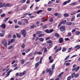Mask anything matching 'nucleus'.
I'll list each match as a JSON object with an SVG mask.
<instances>
[{
    "label": "nucleus",
    "instance_id": "nucleus-22",
    "mask_svg": "<svg viewBox=\"0 0 80 80\" xmlns=\"http://www.w3.org/2000/svg\"><path fill=\"white\" fill-rule=\"evenodd\" d=\"M80 32L78 31L76 32L75 33V35H80Z\"/></svg>",
    "mask_w": 80,
    "mask_h": 80
},
{
    "label": "nucleus",
    "instance_id": "nucleus-20",
    "mask_svg": "<svg viewBox=\"0 0 80 80\" xmlns=\"http://www.w3.org/2000/svg\"><path fill=\"white\" fill-rule=\"evenodd\" d=\"M67 51V48H63L62 49V52H65V51Z\"/></svg>",
    "mask_w": 80,
    "mask_h": 80
},
{
    "label": "nucleus",
    "instance_id": "nucleus-47",
    "mask_svg": "<svg viewBox=\"0 0 80 80\" xmlns=\"http://www.w3.org/2000/svg\"><path fill=\"white\" fill-rule=\"evenodd\" d=\"M37 54L38 55H42V53L40 52H38L37 53Z\"/></svg>",
    "mask_w": 80,
    "mask_h": 80
},
{
    "label": "nucleus",
    "instance_id": "nucleus-6",
    "mask_svg": "<svg viewBox=\"0 0 80 80\" xmlns=\"http://www.w3.org/2000/svg\"><path fill=\"white\" fill-rule=\"evenodd\" d=\"M53 30V29H50L49 30L47 29L45 30V32L46 33H50L52 32Z\"/></svg>",
    "mask_w": 80,
    "mask_h": 80
},
{
    "label": "nucleus",
    "instance_id": "nucleus-36",
    "mask_svg": "<svg viewBox=\"0 0 80 80\" xmlns=\"http://www.w3.org/2000/svg\"><path fill=\"white\" fill-rule=\"evenodd\" d=\"M7 4H6L5 3H3L2 5V7H6V5Z\"/></svg>",
    "mask_w": 80,
    "mask_h": 80
},
{
    "label": "nucleus",
    "instance_id": "nucleus-41",
    "mask_svg": "<svg viewBox=\"0 0 80 80\" xmlns=\"http://www.w3.org/2000/svg\"><path fill=\"white\" fill-rule=\"evenodd\" d=\"M4 36V34L3 33H0V37H3Z\"/></svg>",
    "mask_w": 80,
    "mask_h": 80
},
{
    "label": "nucleus",
    "instance_id": "nucleus-5",
    "mask_svg": "<svg viewBox=\"0 0 80 80\" xmlns=\"http://www.w3.org/2000/svg\"><path fill=\"white\" fill-rule=\"evenodd\" d=\"M0 27L2 28V29H5L6 28V25L5 23H3L0 26Z\"/></svg>",
    "mask_w": 80,
    "mask_h": 80
},
{
    "label": "nucleus",
    "instance_id": "nucleus-3",
    "mask_svg": "<svg viewBox=\"0 0 80 80\" xmlns=\"http://www.w3.org/2000/svg\"><path fill=\"white\" fill-rule=\"evenodd\" d=\"M65 26H62L60 28V30L61 32H64L65 30Z\"/></svg>",
    "mask_w": 80,
    "mask_h": 80
},
{
    "label": "nucleus",
    "instance_id": "nucleus-44",
    "mask_svg": "<svg viewBox=\"0 0 80 80\" xmlns=\"http://www.w3.org/2000/svg\"><path fill=\"white\" fill-rule=\"evenodd\" d=\"M40 23V22H36V25L37 26H38V27H39V24Z\"/></svg>",
    "mask_w": 80,
    "mask_h": 80
},
{
    "label": "nucleus",
    "instance_id": "nucleus-62",
    "mask_svg": "<svg viewBox=\"0 0 80 80\" xmlns=\"http://www.w3.org/2000/svg\"><path fill=\"white\" fill-rule=\"evenodd\" d=\"M80 17V13L78 14L77 15V17L78 18V17Z\"/></svg>",
    "mask_w": 80,
    "mask_h": 80
},
{
    "label": "nucleus",
    "instance_id": "nucleus-16",
    "mask_svg": "<svg viewBox=\"0 0 80 80\" xmlns=\"http://www.w3.org/2000/svg\"><path fill=\"white\" fill-rule=\"evenodd\" d=\"M73 48L72 47L69 48L68 49V52L67 53H69V52H70V51L72 50V49Z\"/></svg>",
    "mask_w": 80,
    "mask_h": 80
},
{
    "label": "nucleus",
    "instance_id": "nucleus-54",
    "mask_svg": "<svg viewBox=\"0 0 80 80\" xmlns=\"http://www.w3.org/2000/svg\"><path fill=\"white\" fill-rule=\"evenodd\" d=\"M55 37H58V36H59V34L57 33H56L55 34Z\"/></svg>",
    "mask_w": 80,
    "mask_h": 80
},
{
    "label": "nucleus",
    "instance_id": "nucleus-50",
    "mask_svg": "<svg viewBox=\"0 0 80 80\" xmlns=\"http://www.w3.org/2000/svg\"><path fill=\"white\" fill-rule=\"evenodd\" d=\"M47 52V48H45L44 52V53H46Z\"/></svg>",
    "mask_w": 80,
    "mask_h": 80
},
{
    "label": "nucleus",
    "instance_id": "nucleus-61",
    "mask_svg": "<svg viewBox=\"0 0 80 80\" xmlns=\"http://www.w3.org/2000/svg\"><path fill=\"white\" fill-rule=\"evenodd\" d=\"M54 15L55 16H58V12H57L56 13H54Z\"/></svg>",
    "mask_w": 80,
    "mask_h": 80
},
{
    "label": "nucleus",
    "instance_id": "nucleus-59",
    "mask_svg": "<svg viewBox=\"0 0 80 80\" xmlns=\"http://www.w3.org/2000/svg\"><path fill=\"white\" fill-rule=\"evenodd\" d=\"M12 36L11 35V34H9L8 35V38H10Z\"/></svg>",
    "mask_w": 80,
    "mask_h": 80
},
{
    "label": "nucleus",
    "instance_id": "nucleus-32",
    "mask_svg": "<svg viewBox=\"0 0 80 80\" xmlns=\"http://www.w3.org/2000/svg\"><path fill=\"white\" fill-rule=\"evenodd\" d=\"M25 59H22V64H24L25 63Z\"/></svg>",
    "mask_w": 80,
    "mask_h": 80
},
{
    "label": "nucleus",
    "instance_id": "nucleus-30",
    "mask_svg": "<svg viewBox=\"0 0 80 80\" xmlns=\"http://www.w3.org/2000/svg\"><path fill=\"white\" fill-rule=\"evenodd\" d=\"M43 57H42L41 58V59H40V64H41V63H42V59H43Z\"/></svg>",
    "mask_w": 80,
    "mask_h": 80
},
{
    "label": "nucleus",
    "instance_id": "nucleus-14",
    "mask_svg": "<svg viewBox=\"0 0 80 80\" xmlns=\"http://www.w3.org/2000/svg\"><path fill=\"white\" fill-rule=\"evenodd\" d=\"M39 63H40V62H38L35 64V66L36 68H38V66L39 65Z\"/></svg>",
    "mask_w": 80,
    "mask_h": 80
},
{
    "label": "nucleus",
    "instance_id": "nucleus-26",
    "mask_svg": "<svg viewBox=\"0 0 80 80\" xmlns=\"http://www.w3.org/2000/svg\"><path fill=\"white\" fill-rule=\"evenodd\" d=\"M42 10H40L39 11H38L37 12H36V13H37V14H39V13H41V12H42Z\"/></svg>",
    "mask_w": 80,
    "mask_h": 80
},
{
    "label": "nucleus",
    "instance_id": "nucleus-49",
    "mask_svg": "<svg viewBox=\"0 0 80 80\" xmlns=\"http://www.w3.org/2000/svg\"><path fill=\"white\" fill-rule=\"evenodd\" d=\"M2 7H3L2 3L0 2V8H2Z\"/></svg>",
    "mask_w": 80,
    "mask_h": 80
},
{
    "label": "nucleus",
    "instance_id": "nucleus-4",
    "mask_svg": "<svg viewBox=\"0 0 80 80\" xmlns=\"http://www.w3.org/2000/svg\"><path fill=\"white\" fill-rule=\"evenodd\" d=\"M7 41L5 39H4L2 40V45L4 46V47H6L7 45Z\"/></svg>",
    "mask_w": 80,
    "mask_h": 80
},
{
    "label": "nucleus",
    "instance_id": "nucleus-25",
    "mask_svg": "<svg viewBox=\"0 0 80 80\" xmlns=\"http://www.w3.org/2000/svg\"><path fill=\"white\" fill-rule=\"evenodd\" d=\"M12 6V5H11L10 4H6V7H11Z\"/></svg>",
    "mask_w": 80,
    "mask_h": 80
},
{
    "label": "nucleus",
    "instance_id": "nucleus-60",
    "mask_svg": "<svg viewBox=\"0 0 80 80\" xmlns=\"http://www.w3.org/2000/svg\"><path fill=\"white\" fill-rule=\"evenodd\" d=\"M48 20V19H45L42 21V22H46V21H47Z\"/></svg>",
    "mask_w": 80,
    "mask_h": 80
},
{
    "label": "nucleus",
    "instance_id": "nucleus-46",
    "mask_svg": "<svg viewBox=\"0 0 80 80\" xmlns=\"http://www.w3.org/2000/svg\"><path fill=\"white\" fill-rule=\"evenodd\" d=\"M18 69H19V68L18 67H16L13 70H18Z\"/></svg>",
    "mask_w": 80,
    "mask_h": 80
},
{
    "label": "nucleus",
    "instance_id": "nucleus-35",
    "mask_svg": "<svg viewBox=\"0 0 80 80\" xmlns=\"http://www.w3.org/2000/svg\"><path fill=\"white\" fill-rule=\"evenodd\" d=\"M79 76V74H75V78H77V77H78V76Z\"/></svg>",
    "mask_w": 80,
    "mask_h": 80
},
{
    "label": "nucleus",
    "instance_id": "nucleus-10",
    "mask_svg": "<svg viewBox=\"0 0 80 80\" xmlns=\"http://www.w3.org/2000/svg\"><path fill=\"white\" fill-rule=\"evenodd\" d=\"M42 32L41 31H38L36 32L37 35H40V34H42Z\"/></svg>",
    "mask_w": 80,
    "mask_h": 80
},
{
    "label": "nucleus",
    "instance_id": "nucleus-52",
    "mask_svg": "<svg viewBox=\"0 0 80 80\" xmlns=\"http://www.w3.org/2000/svg\"><path fill=\"white\" fill-rule=\"evenodd\" d=\"M8 22L9 23V24H12L13 23V22L10 20L8 21Z\"/></svg>",
    "mask_w": 80,
    "mask_h": 80
},
{
    "label": "nucleus",
    "instance_id": "nucleus-23",
    "mask_svg": "<svg viewBox=\"0 0 80 80\" xmlns=\"http://www.w3.org/2000/svg\"><path fill=\"white\" fill-rule=\"evenodd\" d=\"M39 41L40 42H43V41L44 40V39H43L42 38H40L39 39Z\"/></svg>",
    "mask_w": 80,
    "mask_h": 80
},
{
    "label": "nucleus",
    "instance_id": "nucleus-34",
    "mask_svg": "<svg viewBox=\"0 0 80 80\" xmlns=\"http://www.w3.org/2000/svg\"><path fill=\"white\" fill-rule=\"evenodd\" d=\"M72 77V76H69V77H68L67 78V80H71V78Z\"/></svg>",
    "mask_w": 80,
    "mask_h": 80
},
{
    "label": "nucleus",
    "instance_id": "nucleus-11",
    "mask_svg": "<svg viewBox=\"0 0 80 80\" xmlns=\"http://www.w3.org/2000/svg\"><path fill=\"white\" fill-rule=\"evenodd\" d=\"M67 21H66V20H64L63 21H62L60 23L62 24H63V25H64V24H65V22H66Z\"/></svg>",
    "mask_w": 80,
    "mask_h": 80
},
{
    "label": "nucleus",
    "instance_id": "nucleus-55",
    "mask_svg": "<svg viewBox=\"0 0 80 80\" xmlns=\"http://www.w3.org/2000/svg\"><path fill=\"white\" fill-rule=\"evenodd\" d=\"M47 10H48V11L49 12H50V11H51V10H52V8H49Z\"/></svg>",
    "mask_w": 80,
    "mask_h": 80
},
{
    "label": "nucleus",
    "instance_id": "nucleus-27",
    "mask_svg": "<svg viewBox=\"0 0 80 80\" xmlns=\"http://www.w3.org/2000/svg\"><path fill=\"white\" fill-rule=\"evenodd\" d=\"M75 16H73L72 17V18L71 20V21L73 22V21H74V20L75 19Z\"/></svg>",
    "mask_w": 80,
    "mask_h": 80
},
{
    "label": "nucleus",
    "instance_id": "nucleus-2",
    "mask_svg": "<svg viewBox=\"0 0 80 80\" xmlns=\"http://www.w3.org/2000/svg\"><path fill=\"white\" fill-rule=\"evenodd\" d=\"M21 32L22 35H23V36L25 37V36L26 35V34H27V32H26V31L25 29H23L21 31Z\"/></svg>",
    "mask_w": 80,
    "mask_h": 80
},
{
    "label": "nucleus",
    "instance_id": "nucleus-18",
    "mask_svg": "<svg viewBox=\"0 0 80 80\" xmlns=\"http://www.w3.org/2000/svg\"><path fill=\"white\" fill-rule=\"evenodd\" d=\"M13 47V45H12L8 47V50H10V49H11V48H12Z\"/></svg>",
    "mask_w": 80,
    "mask_h": 80
},
{
    "label": "nucleus",
    "instance_id": "nucleus-31",
    "mask_svg": "<svg viewBox=\"0 0 80 80\" xmlns=\"http://www.w3.org/2000/svg\"><path fill=\"white\" fill-rule=\"evenodd\" d=\"M44 34H41L39 35L38 36V37H43V36H44Z\"/></svg>",
    "mask_w": 80,
    "mask_h": 80
},
{
    "label": "nucleus",
    "instance_id": "nucleus-39",
    "mask_svg": "<svg viewBox=\"0 0 80 80\" xmlns=\"http://www.w3.org/2000/svg\"><path fill=\"white\" fill-rule=\"evenodd\" d=\"M5 13H3L1 15V17H5Z\"/></svg>",
    "mask_w": 80,
    "mask_h": 80
},
{
    "label": "nucleus",
    "instance_id": "nucleus-51",
    "mask_svg": "<svg viewBox=\"0 0 80 80\" xmlns=\"http://www.w3.org/2000/svg\"><path fill=\"white\" fill-rule=\"evenodd\" d=\"M15 28H19L20 27V26L18 25H15Z\"/></svg>",
    "mask_w": 80,
    "mask_h": 80
},
{
    "label": "nucleus",
    "instance_id": "nucleus-19",
    "mask_svg": "<svg viewBox=\"0 0 80 80\" xmlns=\"http://www.w3.org/2000/svg\"><path fill=\"white\" fill-rule=\"evenodd\" d=\"M35 27H36V25H32L31 26V27H30L31 28H35Z\"/></svg>",
    "mask_w": 80,
    "mask_h": 80
},
{
    "label": "nucleus",
    "instance_id": "nucleus-38",
    "mask_svg": "<svg viewBox=\"0 0 80 80\" xmlns=\"http://www.w3.org/2000/svg\"><path fill=\"white\" fill-rule=\"evenodd\" d=\"M18 23L19 25H22V22L20 21H18Z\"/></svg>",
    "mask_w": 80,
    "mask_h": 80
},
{
    "label": "nucleus",
    "instance_id": "nucleus-17",
    "mask_svg": "<svg viewBox=\"0 0 80 80\" xmlns=\"http://www.w3.org/2000/svg\"><path fill=\"white\" fill-rule=\"evenodd\" d=\"M64 17H68L69 16V14L67 13H65L64 14Z\"/></svg>",
    "mask_w": 80,
    "mask_h": 80
},
{
    "label": "nucleus",
    "instance_id": "nucleus-40",
    "mask_svg": "<svg viewBox=\"0 0 80 80\" xmlns=\"http://www.w3.org/2000/svg\"><path fill=\"white\" fill-rule=\"evenodd\" d=\"M77 55L76 54L75 55H74L72 56L71 58L70 59L72 58H74V57H77Z\"/></svg>",
    "mask_w": 80,
    "mask_h": 80
},
{
    "label": "nucleus",
    "instance_id": "nucleus-13",
    "mask_svg": "<svg viewBox=\"0 0 80 80\" xmlns=\"http://www.w3.org/2000/svg\"><path fill=\"white\" fill-rule=\"evenodd\" d=\"M59 43H60L63 42V38H59Z\"/></svg>",
    "mask_w": 80,
    "mask_h": 80
},
{
    "label": "nucleus",
    "instance_id": "nucleus-58",
    "mask_svg": "<svg viewBox=\"0 0 80 80\" xmlns=\"http://www.w3.org/2000/svg\"><path fill=\"white\" fill-rule=\"evenodd\" d=\"M70 62H67L66 63V65L67 66H68L70 65Z\"/></svg>",
    "mask_w": 80,
    "mask_h": 80
},
{
    "label": "nucleus",
    "instance_id": "nucleus-43",
    "mask_svg": "<svg viewBox=\"0 0 80 80\" xmlns=\"http://www.w3.org/2000/svg\"><path fill=\"white\" fill-rule=\"evenodd\" d=\"M76 31V29H73L72 30V33H73L75 32Z\"/></svg>",
    "mask_w": 80,
    "mask_h": 80
},
{
    "label": "nucleus",
    "instance_id": "nucleus-9",
    "mask_svg": "<svg viewBox=\"0 0 80 80\" xmlns=\"http://www.w3.org/2000/svg\"><path fill=\"white\" fill-rule=\"evenodd\" d=\"M62 50V47H60L58 48L56 50V52H59V51H60Z\"/></svg>",
    "mask_w": 80,
    "mask_h": 80
},
{
    "label": "nucleus",
    "instance_id": "nucleus-64",
    "mask_svg": "<svg viewBox=\"0 0 80 80\" xmlns=\"http://www.w3.org/2000/svg\"><path fill=\"white\" fill-rule=\"evenodd\" d=\"M25 22L28 24V20L27 19H25Z\"/></svg>",
    "mask_w": 80,
    "mask_h": 80
},
{
    "label": "nucleus",
    "instance_id": "nucleus-28",
    "mask_svg": "<svg viewBox=\"0 0 80 80\" xmlns=\"http://www.w3.org/2000/svg\"><path fill=\"white\" fill-rule=\"evenodd\" d=\"M16 35H17V37H18V38H21V36L20 35V34H19L18 33H17Z\"/></svg>",
    "mask_w": 80,
    "mask_h": 80
},
{
    "label": "nucleus",
    "instance_id": "nucleus-57",
    "mask_svg": "<svg viewBox=\"0 0 80 80\" xmlns=\"http://www.w3.org/2000/svg\"><path fill=\"white\" fill-rule=\"evenodd\" d=\"M15 42V39H12L11 40V43H13V42Z\"/></svg>",
    "mask_w": 80,
    "mask_h": 80
},
{
    "label": "nucleus",
    "instance_id": "nucleus-8",
    "mask_svg": "<svg viewBox=\"0 0 80 80\" xmlns=\"http://www.w3.org/2000/svg\"><path fill=\"white\" fill-rule=\"evenodd\" d=\"M71 2V0H68V1H66L65 2L63 3V5H67V3H70Z\"/></svg>",
    "mask_w": 80,
    "mask_h": 80
},
{
    "label": "nucleus",
    "instance_id": "nucleus-45",
    "mask_svg": "<svg viewBox=\"0 0 80 80\" xmlns=\"http://www.w3.org/2000/svg\"><path fill=\"white\" fill-rule=\"evenodd\" d=\"M53 20V18H51L49 20V21L51 22H52Z\"/></svg>",
    "mask_w": 80,
    "mask_h": 80
},
{
    "label": "nucleus",
    "instance_id": "nucleus-48",
    "mask_svg": "<svg viewBox=\"0 0 80 80\" xmlns=\"http://www.w3.org/2000/svg\"><path fill=\"white\" fill-rule=\"evenodd\" d=\"M18 8H16L15 9V12H19V9H18Z\"/></svg>",
    "mask_w": 80,
    "mask_h": 80
},
{
    "label": "nucleus",
    "instance_id": "nucleus-33",
    "mask_svg": "<svg viewBox=\"0 0 80 80\" xmlns=\"http://www.w3.org/2000/svg\"><path fill=\"white\" fill-rule=\"evenodd\" d=\"M62 16V14H61L60 13H59L58 14V17L59 18H60V17H61Z\"/></svg>",
    "mask_w": 80,
    "mask_h": 80
},
{
    "label": "nucleus",
    "instance_id": "nucleus-29",
    "mask_svg": "<svg viewBox=\"0 0 80 80\" xmlns=\"http://www.w3.org/2000/svg\"><path fill=\"white\" fill-rule=\"evenodd\" d=\"M30 49L29 48L26 50L25 52H26V53H28V52H30Z\"/></svg>",
    "mask_w": 80,
    "mask_h": 80
},
{
    "label": "nucleus",
    "instance_id": "nucleus-63",
    "mask_svg": "<svg viewBox=\"0 0 80 80\" xmlns=\"http://www.w3.org/2000/svg\"><path fill=\"white\" fill-rule=\"evenodd\" d=\"M72 35V33L71 32H69L68 33V36L69 37H70Z\"/></svg>",
    "mask_w": 80,
    "mask_h": 80
},
{
    "label": "nucleus",
    "instance_id": "nucleus-42",
    "mask_svg": "<svg viewBox=\"0 0 80 80\" xmlns=\"http://www.w3.org/2000/svg\"><path fill=\"white\" fill-rule=\"evenodd\" d=\"M21 47H22V48H25V44H22V45Z\"/></svg>",
    "mask_w": 80,
    "mask_h": 80
},
{
    "label": "nucleus",
    "instance_id": "nucleus-7",
    "mask_svg": "<svg viewBox=\"0 0 80 80\" xmlns=\"http://www.w3.org/2000/svg\"><path fill=\"white\" fill-rule=\"evenodd\" d=\"M26 74V71H24L23 72L20 73V74L19 75V77H22V76H23V75H25V74Z\"/></svg>",
    "mask_w": 80,
    "mask_h": 80
},
{
    "label": "nucleus",
    "instance_id": "nucleus-15",
    "mask_svg": "<svg viewBox=\"0 0 80 80\" xmlns=\"http://www.w3.org/2000/svg\"><path fill=\"white\" fill-rule=\"evenodd\" d=\"M77 2H74L72 3H71L70 5H72V6H74V5H76Z\"/></svg>",
    "mask_w": 80,
    "mask_h": 80
},
{
    "label": "nucleus",
    "instance_id": "nucleus-56",
    "mask_svg": "<svg viewBox=\"0 0 80 80\" xmlns=\"http://www.w3.org/2000/svg\"><path fill=\"white\" fill-rule=\"evenodd\" d=\"M72 24V22H68L67 23V25H70Z\"/></svg>",
    "mask_w": 80,
    "mask_h": 80
},
{
    "label": "nucleus",
    "instance_id": "nucleus-21",
    "mask_svg": "<svg viewBox=\"0 0 80 80\" xmlns=\"http://www.w3.org/2000/svg\"><path fill=\"white\" fill-rule=\"evenodd\" d=\"M75 73H72L71 74V76L72 78H74L75 77Z\"/></svg>",
    "mask_w": 80,
    "mask_h": 80
},
{
    "label": "nucleus",
    "instance_id": "nucleus-12",
    "mask_svg": "<svg viewBox=\"0 0 80 80\" xmlns=\"http://www.w3.org/2000/svg\"><path fill=\"white\" fill-rule=\"evenodd\" d=\"M9 18H5V19L3 20V22L4 23H5V22H7V20H8Z\"/></svg>",
    "mask_w": 80,
    "mask_h": 80
},
{
    "label": "nucleus",
    "instance_id": "nucleus-53",
    "mask_svg": "<svg viewBox=\"0 0 80 80\" xmlns=\"http://www.w3.org/2000/svg\"><path fill=\"white\" fill-rule=\"evenodd\" d=\"M52 41H51V40H49L48 42H47V43H52Z\"/></svg>",
    "mask_w": 80,
    "mask_h": 80
},
{
    "label": "nucleus",
    "instance_id": "nucleus-24",
    "mask_svg": "<svg viewBox=\"0 0 80 80\" xmlns=\"http://www.w3.org/2000/svg\"><path fill=\"white\" fill-rule=\"evenodd\" d=\"M42 28L45 29L47 28V25H44L42 26Z\"/></svg>",
    "mask_w": 80,
    "mask_h": 80
},
{
    "label": "nucleus",
    "instance_id": "nucleus-1",
    "mask_svg": "<svg viewBox=\"0 0 80 80\" xmlns=\"http://www.w3.org/2000/svg\"><path fill=\"white\" fill-rule=\"evenodd\" d=\"M51 68L52 70H51V69L50 68H49L48 69H47L46 70L47 73L49 72L50 75H52L53 74V71L54 70V68H55L54 64H53L52 65Z\"/></svg>",
    "mask_w": 80,
    "mask_h": 80
},
{
    "label": "nucleus",
    "instance_id": "nucleus-37",
    "mask_svg": "<svg viewBox=\"0 0 80 80\" xmlns=\"http://www.w3.org/2000/svg\"><path fill=\"white\" fill-rule=\"evenodd\" d=\"M70 57V56H68L67 57H66V58H65L64 60L65 61V60H67L68 58L69 57Z\"/></svg>",
    "mask_w": 80,
    "mask_h": 80
}]
</instances>
